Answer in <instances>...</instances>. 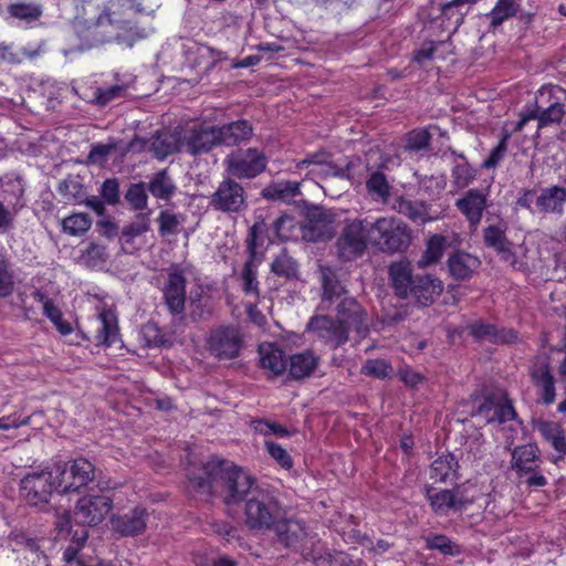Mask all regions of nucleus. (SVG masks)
<instances>
[{
  "instance_id": "nucleus-1",
  "label": "nucleus",
  "mask_w": 566,
  "mask_h": 566,
  "mask_svg": "<svg viewBox=\"0 0 566 566\" xmlns=\"http://www.w3.org/2000/svg\"><path fill=\"white\" fill-rule=\"evenodd\" d=\"M201 474L196 475L188 469V479L193 488L210 491L220 490L227 505L245 502L254 493L260 491L254 479L247 471L235 465H230L223 460H211L201 469Z\"/></svg>"
},
{
  "instance_id": "nucleus-2",
  "label": "nucleus",
  "mask_w": 566,
  "mask_h": 566,
  "mask_svg": "<svg viewBox=\"0 0 566 566\" xmlns=\"http://www.w3.org/2000/svg\"><path fill=\"white\" fill-rule=\"evenodd\" d=\"M479 0H452L443 4L441 12L448 20L453 19L457 29L468 13L470 6ZM522 11V0H497L490 12L485 14L489 20V29L496 30L505 21L515 18Z\"/></svg>"
},
{
  "instance_id": "nucleus-3",
  "label": "nucleus",
  "mask_w": 566,
  "mask_h": 566,
  "mask_svg": "<svg viewBox=\"0 0 566 566\" xmlns=\"http://www.w3.org/2000/svg\"><path fill=\"white\" fill-rule=\"evenodd\" d=\"M370 244L384 252H401L411 241L408 227L394 217H380L370 221Z\"/></svg>"
},
{
  "instance_id": "nucleus-4",
  "label": "nucleus",
  "mask_w": 566,
  "mask_h": 566,
  "mask_svg": "<svg viewBox=\"0 0 566 566\" xmlns=\"http://www.w3.org/2000/svg\"><path fill=\"white\" fill-rule=\"evenodd\" d=\"M562 92L563 88L557 85L542 86L536 94L535 107L522 114L521 119L515 125V130H522L531 119H536L538 127L560 122L565 111L564 105L558 102L557 94Z\"/></svg>"
},
{
  "instance_id": "nucleus-5",
  "label": "nucleus",
  "mask_w": 566,
  "mask_h": 566,
  "mask_svg": "<svg viewBox=\"0 0 566 566\" xmlns=\"http://www.w3.org/2000/svg\"><path fill=\"white\" fill-rule=\"evenodd\" d=\"M370 221L368 219H346L336 242L342 260L352 261L363 255L368 243Z\"/></svg>"
},
{
  "instance_id": "nucleus-6",
  "label": "nucleus",
  "mask_w": 566,
  "mask_h": 566,
  "mask_svg": "<svg viewBox=\"0 0 566 566\" xmlns=\"http://www.w3.org/2000/svg\"><path fill=\"white\" fill-rule=\"evenodd\" d=\"M541 453L536 444L527 443L517 446L511 453V468L518 479H525L530 488H542L547 484V479L541 471Z\"/></svg>"
},
{
  "instance_id": "nucleus-7",
  "label": "nucleus",
  "mask_w": 566,
  "mask_h": 566,
  "mask_svg": "<svg viewBox=\"0 0 566 566\" xmlns=\"http://www.w3.org/2000/svg\"><path fill=\"white\" fill-rule=\"evenodd\" d=\"M245 524L252 530H269L275 526L280 516V507L275 499L261 489L254 491L245 502Z\"/></svg>"
},
{
  "instance_id": "nucleus-8",
  "label": "nucleus",
  "mask_w": 566,
  "mask_h": 566,
  "mask_svg": "<svg viewBox=\"0 0 566 566\" xmlns=\"http://www.w3.org/2000/svg\"><path fill=\"white\" fill-rule=\"evenodd\" d=\"M266 157L256 148L238 149L224 158L227 171L238 179H252L266 168Z\"/></svg>"
},
{
  "instance_id": "nucleus-9",
  "label": "nucleus",
  "mask_w": 566,
  "mask_h": 566,
  "mask_svg": "<svg viewBox=\"0 0 566 566\" xmlns=\"http://www.w3.org/2000/svg\"><path fill=\"white\" fill-rule=\"evenodd\" d=\"M209 206L216 211L239 213L247 208L245 190L238 181L227 178L209 197Z\"/></svg>"
},
{
  "instance_id": "nucleus-10",
  "label": "nucleus",
  "mask_w": 566,
  "mask_h": 566,
  "mask_svg": "<svg viewBox=\"0 0 566 566\" xmlns=\"http://www.w3.org/2000/svg\"><path fill=\"white\" fill-rule=\"evenodd\" d=\"M53 492L52 473L48 472V469L32 471L20 481V494L29 505L40 506L49 503Z\"/></svg>"
},
{
  "instance_id": "nucleus-11",
  "label": "nucleus",
  "mask_w": 566,
  "mask_h": 566,
  "mask_svg": "<svg viewBox=\"0 0 566 566\" xmlns=\"http://www.w3.org/2000/svg\"><path fill=\"white\" fill-rule=\"evenodd\" d=\"M218 126L203 123H196L184 134L185 151L197 156L209 153L212 148L220 146Z\"/></svg>"
},
{
  "instance_id": "nucleus-12",
  "label": "nucleus",
  "mask_w": 566,
  "mask_h": 566,
  "mask_svg": "<svg viewBox=\"0 0 566 566\" xmlns=\"http://www.w3.org/2000/svg\"><path fill=\"white\" fill-rule=\"evenodd\" d=\"M208 345L211 353L219 359H232L239 355L243 338L239 328L222 326L211 332Z\"/></svg>"
},
{
  "instance_id": "nucleus-13",
  "label": "nucleus",
  "mask_w": 566,
  "mask_h": 566,
  "mask_svg": "<svg viewBox=\"0 0 566 566\" xmlns=\"http://www.w3.org/2000/svg\"><path fill=\"white\" fill-rule=\"evenodd\" d=\"M296 168L306 170L305 178L318 182L329 177H344L345 169L333 163L328 153H313L296 163Z\"/></svg>"
},
{
  "instance_id": "nucleus-14",
  "label": "nucleus",
  "mask_w": 566,
  "mask_h": 566,
  "mask_svg": "<svg viewBox=\"0 0 566 566\" xmlns=\"http://www.w3.org/2000/svg\"><path fill=\"white\" fill-rule=\"evenodd\" d=\"M113 502L106 495H86L77 501L74 517L77 524L97 525L109 513Z\"/></svg>"
},
{
  "instance_id": "nucleus-15",
  "label": "nucleus",
  "mask_w": 566,
  "mask_h": 566,
  "mask_svg": "<svg viewBox=\"0 0 566 566\" xmlns=\"http://www.w3.org/2000/svg\"><path fill=\"white\" fill-rule=\"evenodd\" d=\"M187 276L185 270L177 265L169 269L164 284V301L171 314H181L186 303Z\"/></svg>"
},
{
  "instance_id": "nucleus-16",
  "label": "nucleus",
  "mask_w": 566,
  "mask_h": 566,
  "mask_svg": "<svg viewBox=\"0 0 566 566\" xmlns=\"http://www.w3.org/2000/svg\"><path fill=\"white\" fill-rule=\"evenodd\" d=\"M530 376L533 384L539 389L542 401L545 405H552L556 399V388L549 358L535 357L530 366Z\"/></svg>"
},
{
  "instance_id": "nucleus-17",
  "label": "nucleus",
  "mask_w": 566,
  "mask_h": 566,
  "mask_svg": "<svg viewBox=\"0 0 566 566\" xmlns=\"http://www.w3.org/2000/svg\"><path fill=\"white\" fill-rule=\"evenodd\" d=\"M307 329L313 332L332 348H336L346 343L349 333V331L338 319L333 321L328 316L312 317L307 324Z\"/></svg>"
},
{
  "instance_id": "nucleus-18",
  "label": "nucleus",
  "mask_w": 566,
  "mask_h": 566,
  "mask_svg": "<svg viewBox=\"0 0 566 566\" xmlns=\"http://www.w3.org/2000/svg\"><path fill=\"white\" fill-rule=\"evenodd\" d=\"M337 318L348 331L359 335L368 332L367 314L354 297L345 296L337 305Z\"/></svg>"
},
{
  "instance_id": "nucleus-19",
  "label": "nucleus",
  "mask_w": 566,
  "mask_h": 566,
  "mask_svg": "<svg viewBox=\"0 0 566 566\" xmlns=\"http://www.w3.org/2000/svg\"><path fill=\"white\" fill-rule=\"evenodd\" d=\"M485 422H505L515 416L514 408L509 399L503 395H493L486 397L478 407L474 413Z\"/></svg>"
},
{
  "instance_id": "nucleus-20",
  "label": "nucleus",
  "mask_w": 566,
  "mask_h": 566,
  "mask_svg": "<svg viewBox=\"0 0 566 566\" xmlns=\"http://www.w3.org/2000/svg\"><path fill=\"white\" fill-rule=\"evenodd\" d=\"M277 541L284 547L303 551L307 546L308 533L303 523L296 520L277 521L274 526Z\"/></svg>"
},
{
  "instance_id": "nucleus-21",
  "label": "nucleus",
  "mask_w": 566,
  "mask_h": 566,
  "mask_svg": "<svg viewBox=\"0 0 566 566\" xmlns=\"http://www.w3.org/2000/svg\"><path fill=\"white\" fill-rule=\"evenodd\" d=\"M148 514L144 507L136 506L122 515L113 516L111 520L113 530L122 536H136L147 527Z\"/></svg>"
},
{
  "instance_id": "nucleus-22",
  "label": "nucleus",
  "mask_w": 566,
  "mask_h": 566,
  "mask_svg": "<svg viewBox=\"0 0 566 566\" xmlns=\"http://www.w3.org/2000/svg\"><path fill=\"white\" fill-rule=\"evenodd\" d=\"M443 283L434 275H417L410 290L409 296H412L417 303L422 306L432 304L442 293Z\"/></svg>"
},
{
  "instance_id": "nucleus-23",
  "label": "nucleus",
  "mask_w": 566,
  "mask_h": 566,
  "mask_svg": "<svg viewBox=\"0 0 566 566\" xmlns=\"http://www.w3.org/2000/svg\"><path fill=\"white\" fill-rule=\"evenodd\" d=\"M256 227H252L250 229V234L248 239V249L250 251L251 258L244 263L241 280H242V290L245 295L253 296L255 298L259 297V281H258V263L254 260L255 254V245H256Z\"/></svg>"
},
{
  "instance_id": "nucleus-24",
  "label": "nucleus",
  "mask_w": 566,
  "mask_h": 566,
  "mask_svg": "<svg viewBox=\"0 0 566 566\" xmlns=\"http://www.w3.org/2000/svg\"><path fill=\"white\" fill-rule=\"evenodd\" d=\"M97 322L99 326L94 336L96 345L109 347L119 340L118 319L112 308L102 307L97 314Z\"/></svg>"
},
{
  "instance_id": "nucleus-25",
  "label": "nucleus",
  "mask_w": 566,
  "mask_h": 566,
  "mask_svg": "<svg viewBox=\"0 0 566 566\" xmlns=\"http://www.w3.org/2000/svg\"><path fill=\"white\" fill-rule=\"evenodd\" d=\"M447 265L453 279L468 280L480 269L481 261L469 252L455 251L449 255Z\"/></svg>"
},
{
  "instance_id": "nucleus-26",
  "label": "nucleus",
  "mask_w": 566,
  "mask_h": 566,
  "mask_svg": "<svg viewBox=\"0 0 566 566\" xmlns=\"http://www.w3.org/2000/svg\"><path fill=\"white\" fill-rule=\"evenodd\" d=\"M537 430L542 438L555 450L556 454L552 455L551 460L558 463L566 457V438L562 427L554 421H539Z\"/></svg>"
},
{
  "instance_id": "nucleus-27",
  "label": "nucleus",
  "mask_w": 566,
  "mask_h": 566,
  "mask_svg": "<svg viewBox=\"0 0 566 566\" xmlns=\"http://www.w3.org/2000/svg\"><path fill=\"white\" fill-rule=\"evenodd\" d=\"M258 352L260 366L268 371L270 377L281 376L286 370L287 365L284 353L274 344L262 343Z\"/></svg>"
},
{
  "instance_id": "nucleus-28",
  "label": "nucleus",
  "mask_w": 566,
  "mask_h": 566,
  "mask_svg": "<svg viewBox=\"0 0 566 566\" xmlns=\"http://www.w3.org/2000/svg\"><path fill=\"white\" fill-rule=\"evenodd\" d=\"M470 333L476 339L489 340L494 344H513L518 340V336L513 329H499L495 325L482 322L472 324Z\"/></svg>"
},
{
  "instance_id": "nucleus-29",
  "label": "nucleus",
  "mask_w": 566,
  "mask_h": 566,
  "mask_svg": "<svg viewBox=\"0 0 566 566\" xmlns=\"http://www.w3.org/2000/svg\"><path fill=\"white\" fill-rule=\"evenodd\" d=\"M457 208L465 216L471 226H478L486 207L485 196L476 189L469 190L465 196L458 199Z\"/></svg>"
},
{
  "instance_id": "nucleus-30",
  "label": "nucleus",
  "mask_w": 566,
  "mask_h": 566,
  "mask_svg": "<svg viewBox=\"0 0 566 566\" xmlns=\"http://www.w3.org/2000/svg\"><path fill=\"white\" fill-rule=\"evenodd\" d=\"M427 497L430 502L431 509L439 515H446L450 510L461 511L467 504L463 497L459 496L458 493L452 490H442L438 492L428 490Z\"/></svg>"
},
{
  "instance_id": "nucleus-31",
  "label": "nucleus",
  "mask_w": 566,
  "mask_h": 566,
  "mask_svg": "<svg viewBox=\"0 0 566 566\" xmlns=\"http://www.w3.org/2000/svg\"><path fill=\"white\" fill-rule=\"evenodd\" d=\"M220 145L235 146L251 138L252 126L248 120L240 119L218 126Z\"/></svg>"
},
{
  "instance_id": "nucleus-32",
  "label": "nucleus",
  "mask_w": 566,
  "mask_h": 566,
  "mask_svg": "<svg viewBox=\"0 0 566 566\" xmlns=\"http://www.w3.org/2000/svg\"><path fill=\"white\" fill-rule=\"evenodd\" d=\"M389 277L396 295L401 298L409 297L415 280L410 263L405 261L392 263L389 266Z\"/></svg>"
},
{
  "instance_id": "nucleus-33",
  "label": "nucleus",
  "mask_w": 566,
  "mask_h": 566,
  "mask_svg": "<svg viewBox=\"0 0 566 566\" xmlns=\"http://www.w3.org/2000/svg\"><path fill=\"white\" fill-rule=\"evenodd\" d=\"M319 364V357L312 350H304L290 356L289 376L300 380L310 377Z\"/></svg>"
},
{
  "instance_id": "nucleus-34",
  "label": "nucleus",
  "mask_w": 566,
  "mask_h": 566,
  "mask_svg": "<svg viewBox=\"0 0 566 566\" xmlns=\"http://www.w3.org/2000/svg\"><path fill=\"white\" fill-rule=\"evenodd\" d=\"M566 202V188L551 186L541 190L536 199V207L542 212L563 214Z\"/></svg>"
},
{
  "instance_id": "nucleus-35",
  "label": "nucleus",
  "mask_w": 566,
  "mask_h": 566,
  "mask_svg": "<svg viewBox=\"0 0 566 566\" xmlns=\"http://www.w3.org/2000/svg\"><path fill=\"white\" fill-rule=\"evenodd\" d=\"M484 242L489 248L494 249L503 261L514 266L516 255L512 252L511 243L505 232L496 226H490L484 230Z\"/></svg>"
},
{
  "instance_id": "nucleus-36",
  "label": "nucleus",
  "mask_w": 566,
  "mask_h": 566,
  "mask_svg": "<svg viewBox=\"0 0 566 566\" xmlns=\"http://www.w3.org/2000/svg\"><path fill=\"white\" fill-rule=\"evenodd\" d=\"M301 195V182L292 180H277L269 184L261 191L266 200L290 202Z\"/></svg>"
},
{
  "instance_id": "nucleus-37",
  "label": "nucleus",
  "mask_w": 566,
  "mask_h": 566,
  "mask_svg": "<svg viewBox=\"0 0 566 566\" xmlns=\"http://www.w3.org/2000/svg\"><path fill=\"white\" fill-rule=\"evenodd\" d=\"M149 149L156 158L165 159L174 153L185 151L184 139L177 133L157 134L151 138Z\"/></svg>"
},
{
  "instance_id": "nucleus-38",
  "label": "nucleus",
  "mask_w": 566,
  "mask_h": 566,
  "mask_svg": "<svg viewBox=\"0 0 566 566\" xmlns=\"http://www.w3.org/2000/svg\"><path fill=\"white\" fill-rule=\"evenodd\" d=\"M150 230V219L148 213H139L136 218L128 224H126L119 237L120 244L123 249L132 253L134 250L133 242L137 237L143 235L144 233Z\"/></svg>"
},
{
  "instance_id": "nucleus-39",
  "label": "nucleus",
  "mask_w": 566,
  "mask_h": 566,
  "mask_svg": "<svg viewBox=\"0 0 566 566\" xmlns=\"http://www.w3.org/2000/svg\"><path fill=\"white\" fill-rule=\"evenodd\" d=\"M24 191V181L19 175L7 174L0 178V196L10 206L12 203L23 205L21 199Z\"/></svg>"
},
{
  "instance_id": "nucleus-40",
  "label": "nucleus",
  "mask_w": 566,
  "mask_h": 566,
  "mask_svg": "<svg viewBox=\"0 0 566 566\" xmlns=\"http://www.w3.org/2000/svg\"><path fill=\"white\" fill-rule=\"evenodd\" d=\"M71 467V475L73 482L71 486H75L76 491L86 486L95 478V467L92 462L84 458H77L69 462Z\"/></svg>"
},
{
  "instance_id": "nucleus-41",
  "label": "nucleus",
  "mask_w": 566,
  "mask_h": 566,
  "mask_svg": "<svg viewBox=\"0 0 566 566\" xmlns=\"http://www.w3.org/2000/svg\"><path fill=\"white\" fill-rule=\"evenodd\" d=\"M149 192L157 199L170 200L177 187L166 169L158 171L148 182Z\"/></svg>"
},
{
  "instance_id": "nucleus-42",
  "label": "nucleus",
  "mask_w": 566,
  "mask_h": 566,
  "mask_svg": "<svg viewBox=\"0 0 566 566\" xmlns=\"http://www.w3.org/2000/svg\"><path fill=\"white\" fill-rule=\"evenodd\" d=\"M458 462L451 453L439 455L431 464L430 478L438 482H446L455 476Z\"/></svg>"
},
{
  "instance_id": "nucleus-43",
  "label": "nucleus",
  "mask_w": 566,
  "mask_h": 566,
  "mask_svg": "<svg viewBox=\"0 0 566 566\" xmlns=\"http://www.w3.org/2000/svg\"><path fill=\"white\" fill-rule=\"evenodd\" d=\"M128 4L127 0L111 1L109 6L97 18V25L104 27L109 24L122 29L126 22L124 8Z\"/></svg>"
},
{
  "instance_id": "nucleus-44",
  "label": "nucleus",
  "mask_w": 566,
  "mask_h": 566,
  "mask_svg": "<svg viewBox=\"0 0 566 566\" xmlns=\"http://www.w3.org/2000/svg\"><path fill=\"white\" fill-rule=\"evenodd\" d=\"M448 245L447 238L434 234L429 238L427 242L426 251L418 261L419 268H427L432 264H436L442 256L444 249Z\"/></svg>"
},
{
  "instance_id": "nucleus-45",
  "label": "nucleus",
  "mask_w": 566,
  "mask_h": 566,
  "mask_svg": "<svg viewBox=\"0 0 566 566\" xmlns=\"http://www.w3.org/2000/svg\"><path fill=\"white\" fill-rule=\"evenodd\" d=\"M185 217L171 210H161L157 217L158 233L160 237L176 235L179 233Z\"/></svg>"
},
{
  "instance_id": "nucleus-46",
  "label": "nucleus",
  "mask_w": 566,
  "mask_h": 566,
  "mask_svg": "<svg viewBox=\"0 0 566 566\" xmlns=\"http://www.w3.org/2000/svg\"><path fill=\"white\" fill-rule=\"evenodd\" d=\"M62 230L71 237H81L92 227V219L83 212L72 213L65 217L62 222Z\"/></svg>"
},
{
  "instance_id": "nucleus-47",
  "label": "nucleus",
  "mask_w": 566,
  "mask_h": 566,
  "mask_svg": "<svg viewBox=\"0 0 566 566\" xmlns=\"http://www.w3.org/2000/svg\"><path fill=\"white\" fill-rule=\"evenodd\" d=\"M48 472L52 473L53 491L60 493L75 492L76 488L71 486L73 476L71 475V467L65 464H54L52 468H48Z\"/></svg>"
},
{
  "instance_id": "nucleus-48",
  "label": "nucleus",
  "mask_w": 566,
  "mask_h": 566,
  "mask_svg": "<svg viewBox=\"0 0 566 566\" xmlns=\"http://www.w3.org/2000/svg\"><path fill=\"white\" fill-rule=\"evenodd\" d=\"M398 211L417 223L431 221L428 207L422 201L401 200L398 203Z\"/></svg>"
},
{
  "instance_id": "nucleus-49",
  "label": "nucleus",
  "mask_w": 566,
  "mask_h": 566,
  "mask_svg": "<svg viewBox=\"0 0 566 566\" xmlns=\"http://www.w3.org/2000/svg\"><path fill=\"white\" fill-rule=\"evenodd\" d=\"M322 285H323V304L338 298L345 292L344 287L337 281L334 271L329 268L322 266Z\"/></svg>"
},
{
  "instance_id": "nucleus-50",
  "label": "nucleus",
  "mask_w": 566,
  "mask_h": 566,
  "mask_svg": "<svg viewBox=\"0 0 566 566\" xmlns=\"http://www.w3.org/2000/svg\"><path fill=\"white\" fill-rule=\"evenodd\" d=\"M8 12L11 17L20 21L32 23L39 20L42 15V8L34 3L18 2L10 4L8 7Z\"/></svg>"
},
{
  "instance_id": "nucleus-51",
  "label": "nucleus",
  "mask_w": 566,
  "mask_h": 566,
  "mask_svg": "<svg viewBox=\"0 0 566 566\" xmlns=\"http://www.w3.org/2000/svg\"><path fill=\"white\" fill-rule=\"evenodd\" d=\"M271 270L279 276L293 279L297 275V264L295 260L285 251L281 252L271 264Z\"/></svg>"
},
{
  "instance_id": "nucleus-52",
  "label": "nucleus",
  "mask_w": 566,
  "mask_h": 566,
  "mask_svg": "<svg viewBox=\"0 0 566 566\" xmlns=\"http://www.w3.org/2000/svg\"><path fill=\"white\" fill-rule=\"evenodd\" d=\"M474 169L462 158V160L455 164L452 168L453 185L458 189H463L474 179Z\"/></svg>"
},
{
  "instance_id": "nucleus-53",
  "label": "nucleus",
  "mask_w": 566,
  "mask_h": 566,
  "mask_svg": "<svg viewBox=\"0 0 566 566\" xmlns=\"http://www.w3.org/2000/svg\"><path fill=\"white\" fill-rule=\"evenodd\" d=\"M39 50L30 51L25 48L21 49L18 52H13L11 45L0 44V62H6L9 64H19L24 59H33L39 55Z\"/></svg>"
},
{
  "instance_id": "nucleus-54",
  "label": "nucleus",
  "mask_w": 566,
  "mask_h": 566,
  "mask_svg": "<svg viewBox=\"0 0 566 566\" xmlns=\"http://www.w3.org/2000/svg\"><path fill=\"white\" fill-rule=\"evenodd\" d=\"M87 533L83 531L81 537H78L76 544L70 545L63 553V559L66 566H113L111 563L99 562L95 565H85L81 559L77 558L78 549L81 545L86 541Z\"/></svg>"
},
{
  "instance_id": "nucleus-55",
  "label": "nucleus",
  "mask_w": 566,
  "mask_h": 566,
  "mask_svg": "<svg viewBox=\"0 0 566 566\" xmlns=\"http://www.w3.org/2000/svg\"><path fill=\"white\" fill-rule=\"evenodd\" d=\"M368 192L373 197L386 200L389 196V185L384 174L374 172L366 182Z\"/></svg>"
},
{
  "instance_id": "nucleus-56",
  "label": "nucleus",
  "mask_w": 566,
  "mask_h": 566,
  "mask_svg": "<svg viewBox=\"0 0 566 566\" xmlns=\"http://www.w3.org/2000/svg\"><path fill=\"white\" fill-rule=\"evenodd\" d=\"M126 200L135 210H144L147 208L148 205V196L146 193L145 184H134L132 185L126 195Z\"/></svg>"
},
{
  "instance_id": "nucleus-57",
  "label": "nucleus",
  "mask_w": 566,
  "mask_h": 566,
  "mask_svg": "<svg viewBox=\"0 0 566 566\" xmlns=\"http://www.w3.org/2000/svg\"><path fill=\"white\" fill-rule=\"evenodd\" d=\"M391 370L390 364L385 359H367L361 367V374L379 379L389 377Z\"/></svg>"
},
{
  "instance_id": "nucleus-58",
  "label": "nucleus",
  "mask_w": 566,
  "mask_h": 566,
  "mask_svg": "<svg viewBox=\"0 0 566 566\" xmlns=\"http://www.w3.org/2000/svg\"><path fill=\"white\" fill-rule=\"evenodd\" d=\"M23 208V205L12 203L10 206L0 199V233H6L13 228L17 213Z\"/></svg>"
},
{
  "instance_id": "nucleus-59",
  "label": "nucleus",
  "mask_w": 566,
  "mask_h": 566,
  "mask_svg": "<svg viewBox=\"0 0 566 566\" xmlns=\"http://www.w3.org/2000/svg\"><path fill=\"white\" fill-rule=\"evenodd\" d=\"M264 447L271 458L274 459L281 468L290 470L293 467L292 457L282 446L266 439Z\"/></svg>"
},
{
  "instance_id": "nucleus-60",
  "label": "nucleus",
  "mask_w": 566,
  "mask_h": 566,
  "mask_svg": "<svg viewBox=\"0 0 566 566\" xmlns=\"http://www.w3.org/2000/svg\"><path fill=\"white\" fill-rule=\"evenodd\" d=\"M431 135L427 129H415L407 135L406 148L409 150H422L429 146Z\"/></svg>"
},
{
  "instance_id": "nucleus-61",
  "label": "nucleus",
  "mask_w": 566,
  "mask_h": 566,
  "mask_svg": "<svg viewBox=\"0 0 566 566\" xmlns=\"http://www.w3.org/2000/svg\"><path fill=\"white\" fill-rule=\"evenodd\" d=\"M296 221L292 216L283 214L274 222V230L281 240H290L294 237Z\"/></svg>"
},
{
  "instance_id": "nucleus-62",
  "label": "nucleus",
  "mask_w": 566,
  "mask_h": 566,
  "mask_svg": "<svg viewBox=\"0 0 566 566\" xmlns=\"http://www.w3.org/2000/svg\"><path fill=\"white\" fill-rule=\"evenodd\" d=\"M14 287L13 274L10 271L9 262L0 259V297L12 294Z\"/></svg>"
},
{
  "instance_id": "nucleus-63",
  "label": "nucleus",
  "mask_w": 566,
  "mask_h": 566,
  "mask_svg": "<svg viewBox=\"0 0 566 566\" xmlns=\"http://www.w3.org/2000/svg\"><path fill=\"white\" fill-rule=\"evenodd\" d=\"M83 260L91 266L104 262L107 258L105 247L91 242L82 254Z\"/></svg>"
},
{
  "instance_id": "nucleus-64",
  "label": "nucleus",
  "mask_w": 566,
  "mask_h": 566,
  "mask_svg": "<svg viewBox=\"0 0 566 566\" xmlns=\"http://www.w3.org/2000/svg\"><path fill=\"white\" fill-rule=\"evenodd\" d=\"M316 566H355L353 560L343 552L325 554L315 559Z\"/></svg>"
}]
</instances>
